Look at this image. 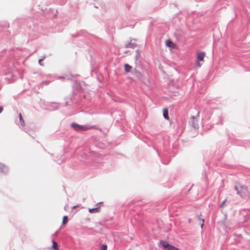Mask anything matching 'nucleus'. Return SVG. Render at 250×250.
<instances>
[{
  "instance_id": "f257e3e1",
  "label": "nucleus",
  "mask_w": 250,
  "mask_h": 250,
  "mask_svg": "<svg viewBox=\"0 0 250 250\" xmlns=\"http://www.w3.org/2000/svg\"><path fill=\"white\" fill-rule=\"evenodd\" d=\"M235 189L237 191V194L240 195L242 197L248 193L247 188L245 186L240 187L239 189L237 186H235Z\"/></svg>"
},
{
  "instance_id": "f03ea898",
  "label": "nucleus",
  "mask_w": 250,
  "mask_h": 250,
  "mask_svg": "<svg viewBox=\"0 0 250 250\" xmlns=\"http://www.w3.org/2000/svg\"><path fill=\"white\" fill-rule=\"evenodd\" d=\"M71 127L77 131H83L89 129L90 128L85 125H80L76 123H72L71 125Z\"/></svg>"
},
{
  "instance_id": "7ed1b4c3",
  "label": "nucleus",
  "mask_w": 250,
  "mask_h": 250,
  "mask_svg": "<svg viewBox=\"0 0 250 250\" xmlns=\"http://www.w3.org/2000/svg\"><path fill=\"white\" fill-rule=\"evenodd\" d=\"M161 244L164 248L168 250H179L177 248L168 244L165 241H161Z\"/></svg>"
},
{
  "instance_id": "20e7f679",
  "label": "nucleus",
  "mask_w": 250,
  "mask_h": 250,
  "mask_svg": "<svg viewBox=\"0 0 250 250\" xmlns=\"http://www.w3.org/2000/svg\"><path fill=\"white\" fill-rule=\"evenodd\" d=\"M206 56L205 52H198L197 54V60L203 62L204 61V58Z\"/></svg>"
},
{
  "instance_id": "39448f33",
  "label": "nucleus",
  "mask_w": 250,
  "mask_h": 250,
  "mask_svg": "<svg viewBox=\"0 0 250 250\" xmlns=\"http://www.w3.org/2000/svg\"><path fill=\"white\" fill-rule=\"evenodd\" d=\"M166 45L171 48H175L176 47V44L169 40L166 41Z\"/></svg>"
},
{
  "instance_id": "423d86ee",
  "label": "nucleus",
  "mask_w": 250,
  "mask_h": 250,
  "mask_svg": "<svg viewBox=\"0 0 250 250\" xmlns=\"http://www.w3.org/2000/svg\"><path fill=\"white\" fill-rule=\"evenodd\" d=\"M7 167L4 164L0 163V171L5 172L7 171Z\"/></svg>"
},
{
  "instance_id": "0eeeda50",
  "label": "nucleus",
  "mask_w": 250,
  "mask_h": 250,
  "mask_svg": "<svg viewBox=\"0 0 250 250\" xmlns=\"http://www.w3.org/2000/svg\"><path fill=\"white\" fill-rule=\"evenodd\" d=\"M124 67H125V71L126 72H129L132 69V66L127 63L125 64Z\"/></svg>"
},
{
  "instance_id": "6e6552de",
  "label": "nucleus",
  "mask_w": 250,
  "mask_h": 250,
  "mask_svg": "<svg viewBox=\"0 0 250 250\" xmlns=\"http://www.w3.org/2000/svg\"><path fill=\"white\" fill-rule=\"evenodd\" d=\"M163 116L166 119H168V111L167 109L164 108L163 109Z\"/></svg>"
},
{
  "instance_id": "1a4fd4ad",
  "label": "nucleus",
  "mask_w": 250,
  "mask_h": 250,
  "mask_svg": "<svg viewBox=\"0 0 250 250\" xmlns=\"http://www.w3.org/2000/svg\"><path fill=\"white\" fill-rule=\"evenodd\" d=\"M99 208H89V212L91 213H96L99 212Z\"/></svg>"
},
{
  "instance_id": "9d476101",
  "label": "nucleus",
  "mask_w": 250,
  "mask_h": 250,
  "mask_svg": "<svg viewBox=\"0 0 250 250\" xmlns=\"http://www.w3.org/2000/svg\"><path fill=\"white\" fill-rule=\"evenodd\" d=\"M52 248L54 249L58 250L59 249V246L58 245L57 243L56 242L52 241Z\"/></svg>"
},
{
  "instance_id": "9b49d317",
  "label": "nucleus",
  "mask_w": 250,
  "mask_h": 250,
  "mask_svg": "<svg viewBox=\"0 0 250 250\" xmlns=\"http://www.w3.org/2000/svg\"><path fill=\"white\" fill-rule=\"evenodd\" d=\"M19 119H20V121L21 125H24V121H23V120L22 119V115H21V113L19 114Z\"/></svg>"
},
{
  "instance_id": "f8f14e48",
  "label": "nucleus",
  "mask_w": 250,
  "mask_h": 250,
  "mask_svg": "<svg viewBox=\"0 0 250 250\" xmlns=\"http://www.w3.org/2000/svg\"><path fill=\"white\" fill-rule=\"evenodd\" d=\"M68 222V218L66 216H64L62 218V224L65 225Z\"/></svg>"
},
{
  "instance_id": "ddd939ff",
  "label": "nucleus",
  "mask_w": 250,
  "mask_h": 250,
  "mask_svg": "<svg viewBox=\"0 0 250 250\" xmlns=\"http://www.w3.org/2000/svg\"><path fill=\"white\" fill-rule=\"evenodd\" d=\"M198 219L199 220L200 224H201V228H202L204 226V220L203 219L200 218L199 217H198Z\"/></svg>"
},
{
  "instance_id": "4468645a",
  "label": "nucleus",
  "mask_w": 250,
  "mask_h": 250,
  "mask_svg": "<svg viewBox=\"0 0 250 250\" xmlns=\"http://www.w3.org/2000/svg\"><path fill=\"white\" fill-rule=\"evenodd\" d=\"M101 250H107V246L105 245H102L101 247Z\"/></svg>"
},
{
  "instance_id": "2eb2a0df",
  "label": "nucleus",
  "mask_w": 250,
  "mask_h": 250,
  "mask_svg": "<svg viewBox=\"0 0 250 250\" xmlns=\"http://www.w3.org/2000/svg\"><path fill=\"white\" fill-rule=\"evenodd\" d=\"M195 64H196V65L197 66H198V67H200L202 66V64L200 63V61H198V60L196 61Z\"/></svg>"
},
{
  "instance_id": "dca6fc26",
  "label": "nucleus",
  "mask_w": 250,
  "mask_h": 250,
  "mask_svg": "<svg viewBox=\"0 0 250 250\" xmlns=\"http://www.w3.org/2000/svg\"><path fill=\"white\" fill-rule=\"evenodd\" d=\"M226 201H227V199H225V200H224L223 201V202H222V203H221V204L220 205V207H221V208H223V206L225 205V203H226Z\"/></svg>"
},
{
  "instance_id": "f3484780",
  "label": "nucleus",
  "mask_w": 250,
  "mask_h": 250,
  "mask_svg": "<svg viewBox=\"0 0 250 250\" xmlns=\"http://www.w3.org/2000/svg\"><path fill=\"white\" fill-rule=\"evenodd\" d=\"M43 83H44L45 84H48L49 83V81H44L42 82Z\"/></svg>"
},
{
  "instance_id": "a211bd4d",
  "label": "nucleus",
  "mask_w": 250,
  "mask_h": 250,
  "mask_svg": "<svg viewBox=\"0 0 250 250\" xmlns=\"http://www.w3.org/2000/svg\"><path fill=\"white\" fill-rule=\"evenodd\" d=\"M3 108L0 106V113L2 111Z\"/></svg>"
},
{
  "instance_id": "6ab92c4d",
  "label": "nucleus",
  "mask_w": 250,
  "mask_h": 250,
  "mask_svg": "<svg viewBox=\"0 0 250 250\" xmlns=\"http://www.w3.org/2000/svg\"><path fill=\"white\" fill-rule=\"evenodd\" d=\"M79 207V205H78V206H74V207H73V208H76V207Z\"/></svg>"
},
{
  "instance_id": "aec40b11",
  "label": "nucleus",
  "mask_w": 250,
  "mask_h": 250,
  "mask_svg": "<svg viewBox=\"0 0 250 250\" xmlns=\"http://www.w3.org/2000/svg\"><path fill=\"white\" fill-rule=\"evenodd\" d=\"M42 60H41H41H39V63H40V62H42Z\"/></svg>"
}]
</instances>
